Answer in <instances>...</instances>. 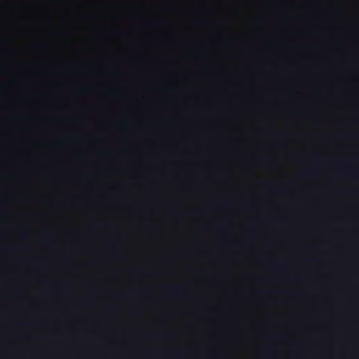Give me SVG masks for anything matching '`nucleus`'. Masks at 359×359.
<instances>
[{
    "mask_svg": "<svg viewBox=\"0 0 359 359\" xmlns=\"http://www.w3.org/2000/svg\"><path fill=\"white\" fill-rule=\"evenodd\" d=\"M172 290L176 292L178 290V287H172Z\"/></svg>",
    "mask_w": 359,
    "mask_h": 359,
    "instance_id": "f257e3e1",
    "label": "nucleus"
}]
</instances>
